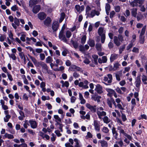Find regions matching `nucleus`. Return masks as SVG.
<instances>
[{
  "label": "nucleus",
  "instance_id": "f257e3e1",
  "mask_svg": "<svg viewBox=\"0 0 147 147\" xmlns=\"http://www.w3.org/2000/svg\"><path fill=\"white\" fill-rule=\"evenodd\" d=\"M28 55L36 67H41L42 71L44 73H46L48 71V67L46 63L42 61H38L34 57L30 55Z\"/></svg>",
  "mask_w": 147,
  "mask_h": 147
},
{
  "label": "nucleus",
  "instance_id": "f03ea898",
  "mask_svg": "<svg viewBox=\"0 0 147 147\" xmlns=\"http://www.w3.org/2000/svg\"><path fill=\"white\" fill-rule=\"evenodd\" d=\"M114 42L117 46H119L121 44V42L124 40L123 37L121 34L119 35L118 36H114Z\"/></svg>",
  "mask_w": 147,
  "mask_h": 147
},
{
  "label": "nucleus",
  "instance_id": "7ed1b4c3",
  "mask_svg": "<svg viewBox=\"0 0 147 147\" xmlns=\"http://www.w3.org/2000/svg\"><path fill=\"white\" fill-rule=\"evenodd\" d=\"M86 106L88 109L90 110H103V108L102 107H100L98 108L96 107V105L92 106L88 103H87L86 104Z\"/></svg>",
  "mask_w": 147,
  "mask_h": 147
},
{
  "label": "nucleus",
  "instance_id": "20e7f679",
  "mask_svg": "<svg viewBox=\"0 0 147 147\" xmlns=\"http://www.w3.org/2000/svg\"><path fill=\"white\" fill-rule=\"evenodd\" d=\"M131 6L133 7L141 5L143 3V0H134L133 1L130 2Z\"/></svg>",
  "mask_w": 147,
  "mask_h": 147
},
{
  "label": "nucleus",
  "instance_id": "39448f33",
  "mask_svg": "<svg viewBox=\"0 0 147 147\" xmlns=\"http://www.w3.org/2000/svg\"><path fill=\"white\" fill-rule=\"evenodd\" d=\"M59 39L65 42H67V40L64 34L63 30H62L60 31L59 34Z\"/></svg>",
  "mask_w": 147,
  "mask_h": 147
},
{
  "label": "nucleus",
  "instance_id": "423d86ee",
  "mask_svg": "<svg viewBox=\"0 0 147 147\" xmlns=\"http://www.w3.org/2000/svg\"><path fill=\"white\" fill-rule=\"evenodd\" d=\"M107 76H105L104 78V80L105 82H107L109 84H110L112 82V76L111 74H108Z\"/></svg>",
  "mask_w": 147,
  "mask_h": 147
},
{
  "label": "nucleus",
  "instance_id": "0eeeda50",
  "mask_svg": "<svg viewBox=\"0 0 147 147\" xmlns=\"http://www.w3.org/2000/svg\"><path fill=\"white\" fill-rule=\"evenodd\" d=\"M69 69L72 71H81L82 70L81 68L75 65H72L69 67Z\"/></svg>",
  "mask_w": 147,
  "mask_h": 147
},
{
  "label": "nucleus",
  "instance_id": "6e6552de",
  "mask_svg": "<svg viewBox=\"0 0 147 147\" xmlns=\"http://www.w3.org/2000/svg\"><path fill=\"white\" fill-rule=\"evenodd\" d=\"M95 90L98 94H100L103 92L102 87L99 84L96 85Z\"/></svg>",
  "mask_w": 147,
  "mask_h": 147
},
{
  "label": "nucleus",
  "instance_id": "1a4fd4ad",
  "mask_svg": "<svg viewBox=\"0 0 147 147\" xmlns=\"http://www.w3.org/2000/svg\"><path fill=\"white\" fill-rule=\"evenodd\" d=\"M59 24L58 22H54L52 24V28L53 32H55L58 30Z\"/></svg>",
  "mask_w": 147,
  "mask_h": 147
},
{
  "label": "nucleus",
  "instance_id": "9d476101",
  "mask_svg": "<svg viewBox=\"0 0 147 147\" xmlns=\"http://www.w3.org/2000/svg\"><path fill=\"white\" fill-rule=\"evenodd\" d=\"M101 97L97 95H92L91 96V98L92 100L94 101H97V103H99L100 102V99Z\"/></svg>",
  "mask_w": 147,
  "mask_h": 147
},
{
  "label": "nucleus",
  "instance_id": "9b49d317",
  "mask_svg": "<svg viewBox=\"0 0 147 147\" xmlns=\"http://www.w3.org/2000/svg\"><path fill=\"white\" fill-rule=\"evenodd\" d=\"M31 127L33 129L36 128L37 127V123L36 122L32 120H30L28 121Z\"/></svg>",
  "mask_w": 147,
  "mask_h": 147
},
{
  "label": "nucleus",
  "instance_id": "f8f14e48",
  "mask_svg": "<svg viewBox=\"0 0 147 147\" xmlns=\"http://www.w3.org/2000/svg\"><path fill=\"white\" fill-rule=\"evenodd\" d=\"M75 8L78 12L80 13L84 10V5L80 6L79 5H76L75 6Z\"/></svg>",
  "mask_w": 147,
  "mask_h": 147
},
{
  "label": "nucleus",
  "instance_id": "ddd939ff",
  "mask_svg": "<svg viewBox=\"0 0 147 147\" xmlns=\"http://www.w3.org/2000/svg\"><path fill=\"white\" fill-rule=\"evenodd\" d=\"M107 103L109 106L111 108L112 107V103L115 106H116V103L114 101V100L113 98H111L110 99H108L107 100Z\"/></svg>",
  "mask_w": 147,
  "mask_h": 147
},
{
  "label": "nucleus",
  "instance_id": "4468645a",
  "mask_svg": "<svg viewBox=\"0 0 147 147\" xmlns=\"http://www.w3.org/2000/svg\"><path fill=\"white\" fill-rule=\"evenodd\" d=\"M40 9V7L39 5H36L34 6L32 9V11L34 13H38Z\"/></svg>",
  "mask_w": 147,
  "mask_h": 147
},
{
  "label": "nucleus",
  "instance_id": "2eb2a0df",
  "mask_svg": "<svg viewBox=\"0 0 147 147\" xmlns=\"http://www.w3.org/2000/svg\"><path fill=\"white\" fill-rule=\"evenodd\" d=\"M141 83V81L140 77L137 76L135 82L136 87L139 88L140 86Z\"/></svg>",
  "mask_w": 147,
  "mask_h": 147
},
{
  "label": "nucleus",
  "instance_id": "dca6fc26",
  "mask_svg": "<svg viewBox=\"0 0 147 147\" xmlns=\"http://www.w3.org/2000/svg\"><path fill=\"white\" fill-rule=\"evenodd\" d=\"M112 131L113 137L115 138L117 140L118 139V134L116 130V128L113 127L112 129Z\"/></svg>",
  "mask_w": 147,
  "mask_h": 147
},
{
  "label": "nucleus",
  "instance_id": "f3484780",
  "mask_svg": "<svg viewBox=\"0 0 147 147\" xmlns=\"http://www.w3.org/2000/svg\"><path fill=\"white\" fill-rule=\"evenodd\" d=\"M54 59L55 60V61L56 64H55V66L56 67H58V65H63V63L62 61L60 59H56L55 57H54Z\"/></svg>",
  "mask_w": 147,
  "mask_h": 147
},
{
  "label": "nucleus",
  "instance_id": "a211bd4d",
  "mask_svg": "<svg viewBox=\"0 0 147 147\" xmlns=\"http://www.w3.org/2000/svg\"><path fill=\"white\" fill-rule=\"evenodd\" d=\"M94 123L95 130L98 131H99L100 126L98 121L96 120H94Z\"/></svg>",
  "mask_w": 147,
  "mask_h": 147
},
{
  "label": "nucleus",
  "instance_id": "6ab92c4d",
  "mask_svg": "<svg viewBox=\"0 0 147 147\" xmlns=\"http://www.w3.org/2000/svg\"><path fill=\"white\" fill-rule=\"evenodd\" d=\"M106 90L108 92L107 95L109 96H111L113 93H115V91L111 89L108 88H107Z\"/></svg>",
  "mask_w": 147,
  "mask_h": 147
},
{
  "label": "nucleus",
  "instance_id": "aec40b11",
  "mask_svg": "<svg viewBox=\"0 0 147 147\" xmlns=\"http://www.w3.org/2000/svg\"><path fill=\"white\" fill-rule=\"evenodd\" d=\"M46 16V14L43 12L40 13L38 15V18L41 20H43L45 18Z\"/></svg>",
  "mask_w": 147,
  "mask_h": 147
},
{
  "label": "nucleus",
  "instance_id": "412c9836",
  "mask_svg": "<svg viewBox=\"0 0 147 147\" xmlns=\"http://www.w3.org/2000/svg\"><path fill=\"white\" fill-rule=\"evenodd\" d=\"M95 14L98 16L99 14V13L95 10H92L90 14L88 16H89L90 17L92 18L95 16Z\"/></svg>",
  "mask_w": 147,
  "mask_h": 147
},
{
  "label": "nucleus",
  "instance_id": "4be33fe9",
  "mask_svg": "<svg viewBox=\"0 0 147 147\" xmlns=\"http://www.w3.org/2000/svg\"><path fill=\"white\" fill-rule=\"evenodd\" d=\"M142 80L144 84H147V76L143 74L142 76Z\"/></svg>",
  "mask_w": 147,
  "mask_h": 147
},
{
  "label": "nucleus",
  "instance_id": "5701e85b",
  "mask_svg": "<svg viewBox=\"0 0 147 147\" xmlns=\"http://www.w3.org/2000/svg\"><path fill=\"white\" fill-rule=\"evenodd\" d=\"M5 113L6 115L5 117L4 118V121L5 122H7L9 119L10 118L11 116L8 114V111H5Z\"/></svg>",
  "mask_w": 147,
  "mask_h": 147
},
{
  "label": "nucleus",
  "instance_id": "b1692460",
  "mask_svg": "<svg viewBox=\"0 0 147 147\" xmlns=\"http://www.w3.org/2000/svg\"><path fill=\"white\" fill-rule=\"evenodd\" d=\"M69 141L71 143V145L69 143H66L65 144V146L66 147H74L72 145L74 144V142L73 140L71 138H70L69 139Z\"/></svg>",
  "mask_w": 147,
  "mask_h": 147
},
{
  "label": "nucleus",
  "instance_id": "393cba45",
  "mask_svg": "<svg viewBox=\"0 0 147 147\" xmlns=\"http://www.w3.org/2000/svg\"><path fill=\"white\" fill-rule=\"evenodd\" d=\"M51 18L49 17H47L44 21V24L46 26H49L51 23Z\"/></svg>",
  "mask_w": 147,
  "mask_h": 147
},
{
  "label": "nucleus",
  "instance_id": "a878e982",
  "mask_svg": "<svg viewBox=\"0 0 147 147\" xmlns=\"http://www.w3.org/2000/svg\"><path fill=\"white\" fill-rule=\"evenodd\" d=\"M98 34L100 36L103 34H105V31L104 30V28L102 27H100L98 28Z\"/></svg>",
  "mask_w": 147,
  "mask_h": 147
},
{
  "label": "nucleus",
  "instance_id": "bb28decb",
  "mask_svg": "<svg viewBox=\"0 0 147 147\" xmlns=\"http://www.w3.org/2000/svg\"><path fill=\"white\" fill-rule=\"evenodd\" d=\"M40 0H30L29 2V6L32 7L34 5L36 4Z\"/></svg>",
  "mask_w": 147,
  "mask_h": 147
},
{
  "label": "nucleus",
  "instance_id": "cd10ccee",
  "mask_svg": "<svg viewBox=\"0 0 147 147\" xmlns=\"http://www.w3.org/2000/svg\"><path fill=\"white\" fill-rule=\"evenodd\" d=\"M40 87L42 88V91L45 92L46 91V89L45 88V83L44 82H42L40 84Z\"/></svg>",
  "mask_w": 147,
  "mask_h": 147
},
{
  "label": "nucleus",
  "instance_id": "c85d7f7f",
  "mask_svg": "<svg viewBox=\"0 0 147 147\" xmlns=\"http://www.w3.org/2000/svg\"><path fill=\"white\" fill-rule=\"evenodd\" d=\"M137 9L136 8H134L131 9V14L132 16L136 17L137 14Z\"/></svg>",
  "mask_w": 147,
  "mask_h": 147
},
{
  "label": "nucleus",
  "instance_id": "c756f323",
  "mask_svg": "<svg viewBox=\"0 0 147 147\" xmlns=\"http://www.w3.org/2000/svg\"><path fill=\"white\" fill-rule=\"evenodd\" d=\"M7 138L9 139H12L14 138L13 136L11 134L6 133L3 136V138Z\"/></svg>",
  "mask_w": 147,
  "mask_h": 147
},
{
  "label": "nucleus",
  "instance_id": "7c9ffc66",
  "mask_svg": "<svg viewBox=\"0 0 147 147\" xmlns=\"http://www.w3.org/2000/svg\"><path fill=\"white\" fill-rule=\"evenodd\" d=\"M60 83L62 84V87L65 86L66 87H68L69 86V84L67 81L64 82L63 81L61 80V81Z\"/></svg>",
  "mask_w": 147,
  "mask_h": 147
},
{
  "label": "nucleus",
  "instance_id": "2f4dec72",
  "mask_svg": "<svg viewBox=\"0 0 147 147\" xmlns=\"http://www.w3.org/2000/svg\"><path fill=\"white\" fill-rule=\"evenodd\" d=\"M53 61L52 57L50 56H48L46 58L45 61L47 63H51Z\"/></svg>",
  "mask_w": 147,
  "mask_h": 147
},
{
  "label": "nucleus",
  "instance_id": "473e14b6",
  "mask_svg": "<svg viewBox=\"0 0 147 147\" xmlns=\"http://www.w3.org/2000/svg\"><path fill=\"white\" fill-rule=\"evenodd\" d=\"M97 114L99 118L100 119H101V117L106 115V113L103 111L102 112L98 111L97 112Z\"/></svg>",
  "mask_w": 147,
  "mask_h": 147
},
{
  "label": "nucleus",
  "instance_id": "72a5a7b5",
  "mask_svg": "<svg viewBox=\"0 0 147 147\" xmlns=\"http://www.w3.org/2000/svg\"><path fill=\"white\" fill-rule=\"evenodd\" d=\"M78 86L80 87H82L84 89H87L88 88V86L86 85H84V82H80Z\"/></svg>",
  "mask_w": 147,
  "mask_h": 147
},
{
  "label": "nucleus",
  "instance_id": "f704fd0d",
  "mask_svg": "<svg viewBox=\"0 0 147 147\" xmlns=\"http://www.w3.org/2000/svg\"><path fill=\"white\" fill-rule=\"evenodd\" d=\"M88 43L91 47H94L95 45L94 41L91 39H89Z\"/></svg>",
  "mask_w": 147,
  "mask_h": 147
},
{
  "label": "nucleus",
  "instance_id": "c9c22d12",
  "mask_svg": "<svg viewBox=\"0 0 147 147\" xmlns=\"http://www.w3.org/2000/svg\"><path fill=\"white\" fill-rule=\"evenodd\" d=\"M102 147H107L108 144L107 142L104 140H102L100 142Z\"/></svg>",
  "mask_w": 147,
  "mask_h": 147
},
{
  "label": "nucleus",
  "instance_id": "e433bc0d",
  "mask_svg": "<svg viewBox=\"0 0 147 147\" xmlns=\"http://www.w3.org/2000/svg\"><path fill=\"white\" fill-rule=\"evenodd\" d=\"M118 57V55L116 54H112L110 57V59L111 60L114 61L115 59H117Z\"/></svg>",
  "mask_w": 147,
  "mask_h": 147
},
{
  "label": "nucleus",
  "instance_id": "4c0bfd02",
  "mask_svg": "<svg viewBox=\"0 0 147 147\" xmlns=\"http://www.w3.org/2000/svg\"><path fill=\"white\" fill-rule=\"evenodd\" d=\"M144 42V36H139V42L141 44H143Z\"/></svg>",
  "mask_w": 147,
  "mask_h": 147
},
{
  "label": "nucleus",
  "instance_id": "58836bf2",
  "mask_svg": "<svg viewBox=\"0 0 147 147\" xmlns=\"http://www.w3.org/2000/svg\"><path fill=\"white\" fill-rule=\"evenodd\" d=\"M120 66V65L119 63L118 62L115 63L114 65L113 69L115 71L117 70Z\"/></svg>",
  "mask_w": 147,
  "mask_h": 147
},
{
  "label": "nucleus",
  "instance_id": "ea45409f",
  "mask_svg": "<svg viewBox=\"0 0 147 147\" xmlns=\"http://www.w3.org/2000/svg\"><path fill=\"white\" fill-rule=\"evenodd\" d=\"M117 129L119 131L120 134H123L125 136V134H126V133L125 132L124 130L120 126H118L117 127Z\"/></svg>",
  "mask_w": 147,
  "mask_h": 147
},
{
  "label": "nucleus",
  "instance_id": "a19ab883",
  "mask_svg": "<svg viewBox=\"0 0 147 147\" xmlns=\"http://www.w3.org/2000/svg\"><path fill=\"white\" fill-rule=\"evenodd\" d=\"M96 48L98 51H102V46L100 43H97L96 44Z\"/></svg>",
  "mask_w": 147,
  "mask_h": 147
},
{
  "label": "nucleus",
  "instance_id": "79ce46f5",
  "mask_svg": "<svg viewBox=\"0 0 147 147\" xmlns=\"http://www.w3.org/2000/svg\"><path fill=\"white\" fill-rule=\"evenodd\" d=\"M19 113L20 116L19 117V119L20 120H22L23 118L25 117L24 113L22 111H20Z\"/></svg>",
  "mask_w": 147,
  "mask_h": 147
},
{
  "label": "nucleus",
  "instance_id": "37998d69",
  "mask_svg": "<svg viewBox=\"0 0 147 147\" xmlns=\"http://www.w3.org/2000/svg\"><path fill=\"white\" fill-rule=\"evenodd\" d=\"M9 38L12 40H14V39L13 37V34L10 31L8 34Z\"/></svg>",
  "mask_w": 147,
  "mask_h": 147
},
{
  "label": "nucleus",
  "instance_id": "c03bdc74",
  "mask_svg": "<svg viewBox=\"0 0 147 147\" xmlns=\"http://www.w3.org/2000/svg\"><path fill=\"white\" fill-rule=\"evenodd\" d=\"M26 34H25L23 33L21 34V36L20 37V40L23 42L26 41Z\"/></svg>",
  "mask_w": 147,
  "mask_h": 147
},
{
  "label": "nucleus",
  "instance_id": "a18cd8bd",
  "mask_svg": "<svg viewBox=\"0 0 147 147\" xmlns=\"http://www.w3.org/2000/svg\"><path fill=\"white\" fill-rule=\"evenodd\" d=\"M6 38V36L5 35H1V36H0V41L1 42H3L5 40Z\"/></svg>",
  "mask_w": 147,
  "mask_h": 147
},
{
  "label": "nucleus",
  "instance_id": "49530a36",
  "mask_svg": "<svg viewBox=\"0 0 147 147\" xmlns=\"http://www.w3.org/2000/svg\"><path fill=\"white\" fill-rule=\"evenodd\" d=\"M110 7L109 4L107 3L105 6V10L107 14L109 13V11L110 10Z\"/></svg>",
  "mask_w": 147,
  "mask_h": 147
},
{
  "label": "nucleus",
  "instance_id": "de8ad7c7",
  "mask_svg": "<svg viewBox=\"0 0 147 147\" xmlns=\"http://www.w3.org/2000/svg\"><path fill=\"white\" fill-rule=\"evenodd\" d=\"M65 15L64 13H62L61 14V17L60 18L59 22H61L63 20L65 17Z\"/></svg>",
  "mask_w": 147,
  "mask_h": 147
},
{
  "label": "nucleus",
  "instance_id": "09e8293b",
  "mask_svg": "<svg viewBox=\"0 0 147 147\" xmlns=\"http://www.w3.org/2000/svg\"><path fill=\"white\" fill-rule=\"evenodd\" d=\"M86 38V36L83 35L82 36L81 39V42L82 44H84L85 42Z\"/></svg>",
  "mask_w": 147,
  "mask_h": 147
},
{
  "label": "nucleus",
  "instance_id": "8fccbe9b",
  "mask_svg": "<svg viewBox=\"0 0 147 147\" xmlns=\"http://www.w3.org/2000/svg\"><path fill=\"white\" fill-rule=\"evenodd\" d=\"M125 45H123L119 48V53L120 54L122 53V52L123 51L124 49H125Z\"/></svg>",
  "mask_w": 147,
  "mask_h": 147
},
{
  "label": "nucleus",
  "instance_id": "3c124183",
  "mask_svg": "<svg viewBox=\"0 0 147 147\" xmlns=\"http://www.w3.org/2000/svg\"><path fill=\"white\" fill-rule=\"evenodd\" d=\"M64 69L65 68L63 66H61L59 67V68H57L54 69V70L55 71H63L64 70Z\"/></svg>",
  "mask_w": 147,
  "mask_h": 147
},
{
  "label": "nucleus",
  "instance_id": "603ef678",
  "mask_svg": "<svg viewBox=\"0 0 147 147\" xmlns=\"http://www.w3.org/2000/svg\"><path fill=\"white\" fill-rule=\"evenodd\" d=\"M100 36H101V42L102 43H103L105 42L106 38L105 35V34H103Z\"/></svg>",
  "mask_w": 147,
  "mask_h": 147
},
{
  "label": "nucleus",
  "instance_id": "864d4df0",
  "mask_svg": "<svg viewBox=\"0 0 147 147\" xmlns=\"http://www.w3.org/2000/svg\"><path fill=\"white\" fill-rule=\"evenodd\" d=\"M121 73L120 74L118 73H117L115 74V77L117 80L119 81L121 80L120 77L121 76Z\"/></svg>",
  "mask_w": 147,
  "mask_h": 147
},
{
  "label": "nucleus",
  "instance_id": "5fc2aeb1",
  "mask_svg": "<svg viewBox=\"0 0 147 147\" xmlns=\"http://www.w3.org/2000/svg\"><path fill=\"white\" fill-rule=\"evenodd\" d=\"M54 118L55 119V121H58L61 122V119L57 115H55L54 116Z\"/></svg>",
  "mask_w": 147,
  "mask_h": 147
},
{
  "label": "nucleus",
  "instance_id": "6e6d98bb",
  "mask_svg": "<svg viewBox=\"0 0 147 147\" xmlns=\"http://www.w3.org/2000/svg\"><path fill=\"white\" fill-rule=\"evenodd\" d=\"M74 141L76 142V144L75 145L74 147H81V145L79 144L78 140L77 139H75Z\"/></svg>",
  "mask_w": 147,
  "mask_h": 147
},
{
  "label": "nucleus",
  "instance_id": "4d7b16f0",
  "mask_svg": "<svg viewBox=\"0 0 147 147\" xmlns=\"http://www.w3.org/2000/svg\"><path fill=\"white\" fill-rule=\"evenodd\" d=\"M146 26H144L142 29L141 32L140 33V36H143V35L145 32V30H146Z\"/></svg>",
  "mask_w": 147,
  "mask_h": 147
},
{
  "label": "nucleus",
  "instance_id": "13d9d810",
  "mask_svg": "<svg viewBox=\"0 0 147 147\" xmlns=\"http://www.w3.org/2000/svg\"><path fill=\"white\" fill-rule=\"evenodd\" d=\"M14 22L15 24L18 26H19L20 25L19 20L17 19L16 18H15L14 19Z\"/></svg>",
  "mask_w": 147,
  "mask_h": 147
},
{
  "label": "nucleus",
  "instance_id": "bf43d9fd",
  "mask_svg": "<svg viewBox=\"0 0 147 147\" xmlns=\"http://www.w3.org/2000/svg\"><path fill=\"white\" fill-rule=\"evenodd\" d=\"M16 2L20 6H21L22 5L23 7L24 8L25 5L24 2V1H21L20 3L18 1L16 0Z\"/></svg>",
  "mask_w": 147,
  "mask_h": 147
},
{
  "label": "nucleus",
  "instance_id": "052dcab7",
  "mask_svg": "<svg viewBox=\"0 0 147 147\" xmlns=\"http://www.w3.org/2000/svg\"><path fill=\"white\" fill-rule=\"evenodd\" d=\"M86 13L88 15V16H89V15H90V11L91 10L90 7L87 6L86 8Z\"/></svg>",
  "mask_w": 147,
  "mask_h": 147
},
{
  "label": "nucleus",
  "instance_id": "680f3d73",
  "mask_svg": "<svg viewBox=\"0 0 147 147\" xmlns=\"http://www.w3.org/2000/svg\"><path fill=\"white\" fill-rule=\"evenodd\" d=\"M9 57L13 60H15L16 59V57L14 54L12 53L11 54H9Z\"/></svg>",
  "mask_w": 147,
  "mask_h": 147
},
{
  "label": "nucleus",
  "instance_id": "e2e57ef3",
  "mask_svg": "<svg viewBox=\"0 0 147 147\" xmlns=\"http://www.w3.org/2000/svg\"><path fill=\"white\" fill-rule=\"evenodd\" d=\"M28 125L29 126V125L28 123V120H25L24 121V123L23 124V126L25 128L27 129L28 127Z\"/></svg>",
  "mask_w": 147,
  "mask_h": 147
},
{
  "label": "nucleus",
  "instance_id": "0e129e2a",
  "mask_svg": "<svg viewBox=\"0 0 147 147\" xmlns=\"http://www.w3.org/2000/svg\"><path fill=\"white\" fill-rule=\"evenodd\" d=\"M66 37L68 38H69L71 35V32L69 31H67L66 32Z\"/></svg>",
  "mask_w": 147,
  "mask_h": 147
},
{
  "label": "nucleus",
  "instance_id": "69168bd1",
  "mask_svg": "<svg viewBox=\"0 0 147 147\" xmlns=\"http://www.w3.org/2000/svg\"><path fill=\"white\" fill-rule=\"evenodd\" d=\"M7 74L8 78L9 81H12L13 80V78H12V76L10 74L9 72L7 73Z\"/></svg>",
  "mask_w": 147,
  "mask_h": 147
},
{
  "label": "nucleus",
  "instance_id": "338daca9",
  "mask_svg": "<svg viewBox=\"0 0 147 147\" xmlns=\"http://www.w3.org/2000/svg\"><path fill=\"white\" fill-rule=\"evenodd\" d=\"M64 50L62 51V55L63 56H66L67 54V53L68 51L67 49L65 48H63Z\"/></svg>",
  "mask_w": 147,
  "mask_h": 147
},
{
  "label": "nucleus",
  "instance_id": "774afa93",
  "mask_svg": "<svg viewBox=\"0 0 147 147\" xmlns=\"http://www.w3.org/2000/svg\"><path fill=\"white\" fill-rule=\"evenodd\" d=\"M39 55L40 59L41 61H43L45 59V56L44 53H40Z\"/></svg>",
  "mask_w": 147,
  "mask_h": 147
}]
</instances>
